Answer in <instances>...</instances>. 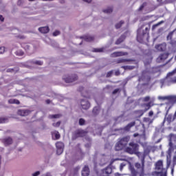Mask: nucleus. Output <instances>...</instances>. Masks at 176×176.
Listing matches in <instances>:
<instances>
[{"label": "nucleus", "instance_id": "nucleus-41", "mask_svg": "<svg viewBox=\"0 0 176 176\" xmlns=\"http://www.w3.org/2000/svg\"><path fill=\"white\" fill-rule=\"evenodd\" d=\"M33 63H34V64H36L37 65H42V64H43V63L40 60H35Z\"/></svg>", "mask_w": 176, "mask_h": 176}, {"label": "nucleus", "instance_id": "nucleus-4", "mask_svg": "<svg viewBox=\"0 0 176 176\" xmlns=\"http://www.w3.org/2000/svg\"><path fill=\"white\" fill-rule=\"evenodd\" d=\"M139 146L137 143L131 142L129 146L126 148V152L130 155H136L138 156Z\"/></svg>", "mask_w": 176, "mask_h": 176}, {"label": "nucleus", "instance_id": "nucleus-46", "mask_svg": "<svg viewBox=\"0 0 176 176\" xmlns=\"http://www.w3.org/2000/svg\"><path fill=\"white\" fill-rule=\"evenodd\" d=\"M5 52V47H0V54Z\"/></svg>", "mask_w": 176, "mask_h": 176}, {"label": "nucleus", "instance_id": "nucleus-61", "mask_svg": "<svg viewBox=\"0 0 176 176\" xmlns=\"http://www.w3.org/2000/svg\"><path fill=\"white\" fill-rule=\"evenodd\" d=\"M116 75L118 76V75H119V74H120V72H119V71H117V72H116Z\"/></svg>", "mask_w": 176, "mask_h": 176}, {"label": "nucleus", "instance_id": "nucleus-42", "mask_svg": "<svg viewBox=\"0 0 176 176\" xmlns=\"http://www.w3.org/2000/svg\"><path fill=\"white\" fill-rule=\"evenodd\" d=\"M79 124H80V126H83V124H85V120H84L83 118H80V119L79 120Z\"/></svg>", "mask_w": 176, "mask_h": 176}, {"label": "nucleus", "instance_id": "nucleus-15", "mask_svg": "<svg viewBox=\"0 0 176 176\" xmlns=\"http://www.w3.org/2000/svg\"><path fill=\"white\" fill-rule=\"evenodd\" d=\"M85 135H86V133L85 132V131L82 129H78L74 133L73 138L75 139L78 138V137H85Z\"/></svg>", "mask_w": 176, "mask_h": 176}, {"label": "nucleus", "instance_id": "nucleus-11", "mask_svg": "<svg viewBox=\"0 0 176 176\" xmlns=\"http://www.w3.org/2000/svg\"><path fill=\"white\" fill-rule=\"evenodd\" d=\"M144 153H138V156L139 159L144 158V160H145V156H148L149 155V152H151V146L144 147Z\"/></svg>", "mask_w": 176, "mask_h": 176}, {"label": "nucleus", "instance_id": "nucleus-36", "mask_svg": "<svg viewBox=\"0 0 176 176\" xmlns=\"http://www.w3.org/2000/svg\"><path fill=\"white\" fill-rule=\"evenodd\" d=\"M93 52H95V53H101L104 52V48H95L93 50Z\"/></svg>", "mask_w": 176, "mask_h": 176}, {"label": "nucleus", "instance_id": "nucleus-53", "mask_svg": "<svg viewBox=\"0 0 176 176\" xmlns=\"http://www.w3.org/2000/svg\"><path fill=\"white\" fill-rule=\"evenodd\" d=\"M112 76V72H108L107 74V78H109V76Z\"/></svg>", "mask_w": 176, "mask_h": 176}, {"label": "nucleus", "instance_id": "nucleus-20", "mask_svg": "<svg viewBox=\"0 0 176 176\" xmlns=\"http://www.w3.org/2000/svg\"><path fill=\"white\" fill-rule=\"evenodd\" d=\"M90 173V170L89 169V166H85L82 170V176H89Z\"/></svg>", "mask_w": 176, "mask_h": 176}, {"label": "nucleus", "instance_id": "nucleus-23", "mask_svg": "<svg viewBox=\"0 0 176 176\" xmlns=\"http://www.w3.org/2000/svg\"><path fill=\"white\" fill-rule=\"evenodd\" d=\"M38 31L41 32V34H47L49 32V27H41L38 28Z\"/></svg>", "mask_w": 176, "mask_h": 176}, {"label": "nucleus", "instance_id": "nucleus-59", "mask_svg": "<svg viewBox=\"0 0 176 176\" xmlns=\"http://www.w3.org/2000/svg\"><path fill=\"white\" fill-rule=\"evenodd\" d=\"M0 20L1 21H3L4 20L3 16H2V15H0Z\"/></svg>", "mask_w": 176, "mask_h": 176}, {"label": "nucleus", "instance_id": "nucleus-38", "mask_svg": "<svg viewBox=\"0 0 176 176\" xmlns=\"http://www.w3.org/2000/svg\"><path fill=\"white\" fill-rule=\"evenodd\" d=\"M122 68H123L126 71L127 69H133L134 66H122Z\"/></svg>", "mask_w": 176, "mask_h": 176}, {"label": "nucleus", "instance_id": "nucleus-33", "mask_svg": "<svg viewBox=\"0 0 176 176\" xmlns=\"http://www.w3.org/2000/svg\"><path fill=\"white\" fill-rule=\"evenodd\" d=\"M150 98H151L149 96H146L145 98L140 99L139 101H140V102H148V101H149Z\"/></svg>", "mask_w": 176, "mask_h": 176}, {"label": "nucleus", "instance_id": "nucleus-40", "mask_svg": "<svg viewBox=\"0 0 176 176\" xmlns=\"http://www.w3.org/2000/svg\"><path fill=\"white\" fill-rule=\"evenodd\" d=\"M127 61H130V60H127V59H119L118 60V63H126Z\"/></svg>", "mask_w": 176, "mask_h": 176}, {"label": "nucleus", "instance_id": "nucleus-57", "mask_svg": "<svg viewBox=\"0 0 176 176\" xmlns=\"http://www.w3.org/2000/svg\"><path fill=\"white\" fill-rule=\"evenodd\" d=\"M122 118H123V116L118 117V119L116 120V121L119 122V120H121Z\"/></svg>", "mask_w": 176, "mask_h": 176}, {"label": "nucleus", "instance_id": "nucleus-54", "mask_svg": "<svg viewBox=\"0 0 176 176\" xmlns=\"http://www.w3.org/2000/svg\"><path fill=\"white\" fill-rule=\"evenodd\" d=\"M144 6H145V3H143L139 8V10H142L144 9Z\"/></svg>", "mask_w": 176, "mask_h": 176}, {"label": "nucleus", "instance_id": "nucleus-13", "mask_svg": "<svg viewBox=\"0 0 176 176\" xmlns=\"http://www.w3.org/2000/svg\"><path fill=\"white\" fill-rule=\"evenodd\" d=\"M63 80H65V82L66 83H72V82H75V80H76V79H78V76H76V75L74 76H65L63 78Z\"/></svg>", "mask_w": 176, "mask_h": 176}, {"label": "nucleus", "instance_id": "nucleus-51", "mask_svg": "<svg viewBox=\"0 0 176 176\" xmlns=\"http://www.w3.org/2000/svg\"><path fill=\"white\" fill-rule=\"evenodd\" d=\"M39 174H41V172H39V171H36V172H35L34 173H32V176H38V175H39Z\"/></svg>", "mask_w": 176, "mask_h": 176}, {"label": "nucleus", "instance_id": "nucleus-50", "mask_svg": "<svg viewBox=\"0 0 176 176\" xmlns=\"http://www.w3.org/2000/svg\"><path fill=\"white\" fill-rule=\"evenodd\" d=\"M165 120H167V122L170 123V122H171V116H168L166 118H165Z\"/></svg>", "mask_w": 176, "mask_h": 176}, {"label": "nucleus", "instance_id": "nucleus-35", "mask_svg": "<svg viewBox=\"0 0 176 176\" xmlns=\"http://www.w3.org/2000/svg\"><path fill=\"white\" fill-rule=\"evenodd\" d=\"M163 21H161L160 22L155 24L153 25L152 27V30H156V28H157V27H159V25H161L162 24H163Z\"/></svg>", "mask_w": 176, "mask_h": 176}, {"label": "nucleus", "instance_id": "nucleus-24", "mask_svg": "<svg viewBox=\"0 0 176 176\" xmlns=\"http://www.w3.org/2000/svg\"><path fill=\"white\" fill-rule=\"evenodd\" d=\"M143 122L144 123V124H143V126H145V124H148V126H149V124L153 123V120H151V118H144L143 120Z\"/></svg>", "mask_w": 176, "mask_h": 176}, {"label": "nucleus", "instance_id": "nucleus-17", "mask_svg": "<svg viewBox=\"0 0 176 176\" xmlns=\"http://www.w3.org/2000/svg\"><path fill=\"white\" fill-rule=\"evenodd\" d=\"M168 57V53H164L161 54L157 58V63H163L164 60H166Z\"/></svg>", "mask_w": 176, "mask_h": 176}, {"label": "nucleus", "instance_id": "nucleus-28", "mask_svg": "<svg viewBox=\"0 0 176 176\" xmlns=\"http://www.w3.org/2000/svg\"><path fill=\"white\" fill-rule=\"evenodd\" d=\"M126 55V53L118 52H114L111 54L112 57H119V56H124Z\"/></svg>", "mask_w": 176, "mask_h": 176}, {"label": "nucleus", "instance_id": "nucleus-64", "mask_svg": "<svg viewBox=\"0 0 176 176\" xmlns=\"http://www.w3.org/2000/svg\"><path fill=\"white\" fill-rule=\"evenodd\" d=\"M7 72H10V69H8L7 70Z\"/></svg>", "mask_w": 176, "mask_h": 176}, {"label": "nucleus", "instance_id": "nucleus-63", "mask_svg": "<svg viewBox=\"0 0 176 176\" xmlns=\"http://www.w3.org/2000/svg\"><path fill=\"white\" fill-rule=\"evenodd\" d=\"M160 141H162V139H160V140L157 142V143L160 142Z\"/></svg>", "mask_w": 176, "mask_h": 176}, {"label": "nucleus", "instance_id": "nucleus-43", "mask_svg": "<svg viewBox=\"0 0 176 176\" xmlns=\"http://www.w3.org/2000/svg\"><path fill=\"white\" fill-rule=\"evenodd\" d=\"M158 100H168V96H158Z\"/></svg>", "mask_w": 176, "mask_h": 176}, {"label": "nucleus", "instance_id": "nucleus-18", "mask_svg": "<svg viewBox=\"0 0 176 176\" xmlns=\"http://www.w3.org/2000/svg\"><path fill=\"white\" fill-rule=\"evenodd\" d=\"M166 45L165 43L155 45V49L160 52H164L166 50Z\"/></svg>", "mask_w": 176, "mask_h": 176}, {"label": "nucleus", "instance_id": "nucleus-5", "mask_svg": "<svg viewBox=\"0 0 176 176\" xmlns=\"http://www.w3.org/2000/svg\"><path fill=\"white\" fill-rule=\"evenodd\" d=\"M175 74L176 69H175L173 72H170L167 74L166 78L165 79V83H167L168 86L176 83V76H174Z\"/></svg>", "mask_w": 176, "mask_h": 176}, {"label": "nucleus", "instance_id": "nucleus-55", "mask_svg": "<svg viewBox=\"0 0 176 176\" xmlns=\"http://www.w3.org/2000/svg\"><path fill=\"white\" fill-rule=\"evenodd\" d=\"M148 116H150V117L153 116V111H149Z\"/></svg>", "mask_w": 176, "mask_h": 176}, {"label": "nucleus", "instance_id": "nucleus-3", "mask_svg": "<svg viewBox=\"0 0 176 176\" xmlns=\"http://www.w3.org/2000/svg\"><path fill=\"white\" fill-rule=\"evenodd\" d=\"M167 161H166V168L163 167V161L162 160H158L155 163V170L157 171V174L160 176H167Z\"/></svg>", "mask_w": 176, "mask_h": 176}, {"label": "nucleus", "instance_id": "nucleus-10", "mask_svg": "<svg viewBox=\"0 0 176 176\" xmlns=\"http://www.w3.org/2000/svg\"><path fill=\"white\" fill-rule=\"evenodd\" d=\"M142 107H143V108H144V109L139 110L138 111H137V115H138V118H140V116H142V115H144V113H145V112H146V111L150 109L151 104L150 103L143 104Z\"/></svg>", "mask_w": 176, "mask_h": 176}, {"label": "nucleus", "instance_id": "nucleus-12", "mask_svg": "<svg viewBox=\"0 0 176 176\" xmlns=\"http://www.w3.org/2000/svg\"><path fill=\"white\" fill-rule=\"evenodd\" d=\"M56 153L57 155H61L64 152V143L61 142H58L56 144Z\"/></svg>", "mask_w": 176, "mask_h": 176}, {"label": "nucleus", "instance_id": "nucleus-16", "mask_svg": "<svg viewBox=\"0 0 176 176\" xmlns=\"http://www.w3.org/2000/svg\"><path fill=\"white\" fill-rule=\"evenodd\" d=\"M116 160H124V162L122 163H121L120 166V171L123 170V167L126 166V164H129V161L126 160L125 159H120V158H117L116 160H112L111 163H113Z\"/></svg>", "mask_w": 176, "mask_h": 176}, {"label": "nucleus", "instance_id": "nucleus-58", "mask_svg": "<svg viewBox=\"0 0 176 176\" xmlns=\"http://www.w3.org/2000/svg\"><path fill=\"white\" fill-rule=\"evenodd\" d=\"M84 2H87V3H90L91 2V0H82Z\"/></svg>", "mask_w": 176, "mask_h": 176}, {"label": "nucleus", "instance_id": "nucleus-8", "mask_svg": "<svg viewBox=\"0 0 176 176\" xmlns=\"http://www.w3.org/2000/svg\"><path fill=\"white\" fill-rule=\"evenodd\" d=\"M141 160L142 164L140 163H136L135 164V166L136 167V168H138V174H139V176H144V164H145V160H144V157H142V158H140Z\"/></svg>", "mask_w": 176, "mask_h": 176}, {"label": "nucleus", "instance_id": "nucleus-34", "mask_svg": "<svg viewBox=\"0 0 176 176\" xmlns=\"http://www.w3.org/2000/svg\"><path fill=\"white\" fill-rule=\"evenodd\" d=\"M59 118H61V115H60V114H55V115L50 116V119H59Z\"/></svg>", "mask_w": 176, "mask_h": 176}, {"label": "nucleus", "instance_id": "nucleus-49", "mask_svg": "<svg viewBox=\"0 0 176 176\" xmlns=\"http://www.w3.org/2000/svg\"><path fill=\"white\" fill-rule=\"evenodd\" d=\"M85 39L87 42H90V41H93V37H85Z\"/></svg>", "mask_w": 176, "mask_h": 176}, {"label": "nucleus", "instance_id": "nucleus-62", "mask_svg": "<svg viewBox=\"0 0 176 176\" xmlns=\"http://www.w3.org/2000/svg\"><path fill=\"white\" fill-rule=\"evenodd\" d=\"M46 102H47V104H50V100H47Z\"/></svg>", "mask_w": 176, "mask_h": 176}, {"label": "nucleus", "instance_id": "nucleus-39", "mask_svg": "<svg viewBox=\"0 0 176 176\" xmlns=\"http://www.w3.org/2000/svg\"><path fill=\"white\" fill-rule=\"evenodd\" d=\"M124 23V22L123 21H120V23H117L116 25V28H120V27H122V24H123Z\"/></svg>", "mask_w": 176, "mask_h": 176}, {"label": "nucleus", "instance_id": "nucleus-19", "mask_svg": "<svg viewBox=\"0 0 176 176\" xmlns=\"http://www.w3.org/2000/svg\"><path fill=\"white\" fill-rule=\"evenodd\" d=\"M30 111L29 110H19L18 111V115L20 116H28L30 115Z\"/></svg>", "mask_w": 176, "mask_h": 176}, {"label": "nucleus", "instance_id": "nucleus-60", "mask_svg": "<svg viewBox=\"0 0 176 176\" xmlns=\"http://www.w3.org/2000/svg\"><path fill=\"white\" fill-rule=\"evenodd\" d=\"M138 135H140L138 133H134L133 134V137H138Z\"/></svg>", "mask_w": 176, "mask_h": 176}, {"label": "nucleus", "instance_id": "nucleus-56", "mask_svg": "<svg viewBox=\"0 0 176 176\" xmlns=\"http://www.w3.org/2000/svg\"><path fill=\"white\" fill-rule=\"evenodd\" d=\"M119 89H116L113 91V94H116V93H118Z\"/></svg>", "mask_w": 176, "mask_h": 176}, {"label": "nucleus", "instance_id": "nucleus-6", "mask_svg": "<svg viewBox=\"0 0 176 176\" xmlns=\"http://www.w3.org/2000/svg\"><path fill=\"white\" fill-rule=\"evenodd\" d=\"M129 141H130V137H125L121 139L116 144V151H122L123 147L127 145V142H129Z\"/></svg>", "mask_w": 176, "mask_h": 176}, {"label": "nucleus", "instance_id": "nucleus-48", "mask_svg": "<svg viewBox=\"0 0 176 176\" xmlns=\"http://www.w3.org/2000/svg\"><path fill=\"white\" fill-rule=\"evenodd\" d=\"M54 36H57L58 35H60V31L56 30L53 33Z\"/></svg>", "mask_w": 176, "mask_h": 176}, {"label": "nucleus", "instance_id": "nucleus-32", "mask_svg": "<svg viewBox=\"0 0 176 176\" xmlns=\"http://www.w3.org/2000/svg\"><path fill=\"white\" fill-rule=\"evenodd\" d=\"M9 104H20V101L16 99H10L8 100Z\"/></svg>", "mask_w": 176, "mask_h": 176}, {"label": "nucleus", "instance_id": "nucleus-29", "mask_svg": "<svg viewBox=\"0 0 176 176\" xmlns=\"http://www.w3.org/2000/svg\"><path fill=\"white\" fill-rule=\"evenodd\" d=\"M126 38V35H122L121 36V37L120 38H118L117 40V41L116 42V45H119L120 43H122V42H123V41H124V39Z\"/></svg>", "mask_w": 176, "mask_h": 176}, {"label": "nucleus", "instance_id": "nucleus-9", "mask_svg": "<svg viewBox=\"0 0 176 176\" xmlns=\"http://www.w3.org/2000/svg\"><path fill=\"white\" fill-rule=\"evenodd\" d=\"M168 102L166 104L165 109L166 113L173 108V104H176V96H168Z\"/></svg>", "mask_w": 176, "mask_h": 176}, {"label": "nucleus", "instance_id": "nucleus-21", "mask_svg": "<svg viewBox=\"0 0 176 176\" xmlns=\"http://www.w3.org/2000/svg\"><path fill=\"white\" fill-rule=\"evenodd\" d=\"M22 47L26 50V52H30L32 49V44L23 43L22 44Z\"/></svg>", "mask_w": 176, "mask_h": 176}, {"label": "nucleus", "instance_id": "nucleus-44", "mask_svg": "<svg viewBox=\"0 0 176 176\" xmlns=\"http://www.w3.org/2000/svg\"><path fill=\"white\" fill-rule=\"evenodd\" d=\"M176 30H174L173 32H171L170 33H169V34L168 35V38L171 39V36H173V34H175Z\"/></svg>", "mask_w": 176, "mask_h": 176}, {"label": "nucleus", "instance_id": "nucleus-22", "mask_svg": "<svg viewBox=\"0 0 176 176\" xmlns=\"http://www.w3.org/2000/svg\"><path fill=\"white\" fill-rule=\"evenodd\" d=\"M112 173V168L111 166H107L105 169L102 170L103 174H106L107 175H109Z\"/></svg>", "mask_w": 176, "mask_h": 176}, {"label": "nucleus", "instance_id": "nucleus-25", "mask_svg": "<svg viewBox=\"0 0 176 176\" xmlns=\"http://www.w3.org/2000/svg\"><path fill=\"white\" fill-rule=\"evenodd\" d=\"M173 168H171V173H174V166L176 165V151L175 152V155H173V161H172Z\"/></svg>", "mask_w": 176, "mask_h": 176}, {"label": "nucleus", "instance_id": "nucleus-31", "mask_svg": "<svg viewBox=\"0 0 176 176\" xmlns=\"http://www.w3.org/2000/svg\"><path fill=\"white\" fill-rule=\"evenodd\" d=\"M94 115H98L100 113V107H95L93 109Z\"/></svg>", "mask_w": 176, "mask_h": 176}, {"label": "nucleus", "instance_id": "nucleus-27", "mask_svg": "<svg viewBox=\"0 0 176 176\" xmlns=\"http://www.w3.org/2000/svg\"><path fill=\"white\" fill-rule=\"evenodd\" d=\"M52 138L53 140H58L60 138V133L56 131L52 132Z\"/></svg>", "mask_w": 176, "mask_h": 176}, {"label": "nucleus", "instance_id": "nucleus-2", "mask_svg": "<svg viewBox=\"0 0 176 176\" xmlns=\"http://www.w3.org/2000/svg\"><path fill=\"white\" fill-rule=\"evenodd\" d=\"M150 28L149 27H145L144 25H143L138 30V36H137V40L140 43H142L144 41V38L145 35H149L148 34V32L149 31Z\"/></svg>", "mask_w": 176, "mask_h": 176}, {"label": "nucleus", "instance_id": "nucleus-47", "mask_svg": "<svg viewBox=\"0 0 176 176\" xmlns=\"http://www.w3.org/2000/svg\"><path fill=\"white\" fill-rule=\"evenodd\" d=\"M60 123L61 122H57L56 123H54L53 126H54V127H58V126H60Z\"/></svg>", "mask_w": 176, "mask_h": 176}, {"label": "nucleus", "instance_id": "nucleus-14", "mask_svg": "<svg viewBox=\"0 0 176 176\" xmlns=\"http://www.w3.org/2000/svg\"><path fill=\"white\" fill-rule=\"evenodd\" d=\"M82 109H89L90 108V102L87 99H82L80 102Z\"/></svg>", "mask_w": 176, "mask_h": 176}, {"label": "nucleus", "instance_id": "nucleus-37", "mask_svg": "<svg viewBox=\"0 0 176 176\" xmlns=\"http://www.w3.org/2000/svg\"><path fill=\"white\" fill-rule=\"evenodd\" d=\"M104 13H112V8L109 7L103 10Z\"/></svg>", "mask_w": 176, "mask_h": 176}, {"label": "nucleus", "instance_id": "nucleus-45", "mask_svg": "<svg viewBox=\"0 0 176 176\" xmlns=\"http://www.w3.org/2000/svg\"><path fill=\"white\" fill-rule=\"evenodd\" d=\"M16 54L17 56H23L24 54V52L23 51H17Z\"/></svg>", "mask_w": 176, "mask_h": 176}, {"label": "nucleus", "instance_id": "nucleus-7", "mask_svg": "<svg viewBox=\"0 0 176 176\" xmlns=\"http://www.w3.org/2000/svg\"><path fill=\"white\" fill-rule=\"evenodd\" d=\"M151 72L149 71L145 70L142 72V76L139 77V82H145L142 83V85H146L148 82L151 80Z\"/></svg>", "mask_w": 176, "mask_h": 176}, {"label": "nucleus", "instance_id": "nucleus-26", "mask_svg": "<svg viewBox=\"0 0 176 176\" xmlns=\"http://www.w3.org/2000/svg\"><path fill=\"white\" fill-rule=\"evenodd\" d=\"M135 122H131L129 123L126 126H125L123 130L124 131H129V130H130V129H131V127H133V126H135Z\"/></svg>", "mask_w": 176, "mask_h": 176}, {"label": "nucleus", "instance_id": "nucleus-1", "mask_svg": "<svg viewBox=\"0 0 176 176\" xmlns=\"http://www.w3.org/2000/svg\"><path fill=\"white\" fill-rule=\"evenodd\" d=\"M176 142V135L170 134L169 135V148L168 151V155L166 157L167 159V167H170L171 164V152L174 151V147L175 146Z\"/></svg>", "mask_w": 176, "mask_h": 176}, {"label": "nucleus", "instance_id": "nucleus-30", "mask_svg": "<svg viewBox=\"0 0 176 176\" xmlns=\"http://www.w3.org/2000/svg\"><path fill=\"white\" fill-rule=\"evenodd\" d=\"M13 141L12 140V139L10 138H6V139H4V144L5 145H10V144H12Z\"/></svg>", "mask_w": 176, "mask_h": 176}, {"label": "nucleus", "instance_id": "nucleus-52", "mask_svg": "<svg viewBox=\"0 0 176 176\" xmlns=\"http://www.w3.org/2000/svg\"><path fill=\"white\" fill-rule=\"evenodd\" d=\"M5 122H6V120H5L4 118H0V124L5 123Z\"/></svg>", "mask_w": 176, "mask_h": 176}]
</instances>
